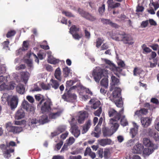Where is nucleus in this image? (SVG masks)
Masks as SVG:
<instances>
[{
  "mask_svg": "<svg viewBox=\"0 0 159 159\" xmlns=\"http://www.w3.org/2000/svg\"><path fill=\"white\" fill-rule=\"evenodd\" d=\"M88 113L86 111H80L77 119L78 122L80 124L83 123L85 119L88 117Z\"/></svg>",
  "mask_w": 159,
  "mask_h": 159,
  "instance_id": "9b49d317",
  "label": "nucleus"
},
{
  "mask_svg": "<svg viewBox=\"0 0 159 159\" xmlns=\"http://www.w3.org/2000/svg\"><path fill=\"white\" fill-rule=\"evenodd\" d=\"M39 123V120H37L36 118H33L30 120V121L29 125L32 126Z\"/></svg>",
  "mask_w": 159,
  "mask_h": 159,
  "instance_id": "ea45409f",
  "label": "nucleus"
},
{
  "mask_svg": "<svg viewBox=\"0 0 159 159\" xmlns=\"http://www.w3.org/2000/svg\"><path fill=\"white\" fill-rule=\"evenodd\" d=\"M111 100L114 102L116 106L119 107H122L123 105V102L122 98H119L118 99H111Z\"/></svg>",
  "mask_w": 159,
  "mask_h": 159,
  "instance_id": "bb28decb",
  "label": "nucleus"
},
{
  "mask_svg": "<svg viewBox=\"0 0 159 159\" xmlns=\"http://www.w3.org/2000/svg\"><path fill=\"white\" fill-rule=\"evenodd\" d=\"M62 13L64 14L66 16L69 17H74L75 16L73 15L71 12L67 11H63Z\"/></svg>",
  "mask_w": 159,
  "mask_h": 159,
  "instance_id": "4d7b16f0",
  "label": "nucleus"
},
{
  "mask_svg": "<svg viewBox=\"0 0 159 159\" xmlns=\"http://www.w3.org/2000/svg\"><path fill=\"white\" fill-rule=\"evenodd\" d=\"M71 133L76 138H77L80 134V130L76 125H73L71 126Z\"/></svg>",
  "mask_w": 159,
  "mask_h": 159,
  "instance_id": "2eb2a0df",
  "label": "nucleus"
},
{
  "mask_svg": "<svg viewBox=\"0 0 159 159\" xmlns=\"http://www.w3.org/2000/svg\"><path fill=\"white\" fill-rule=\"evenodd\" d=\"M112 70L114 72V74L118 77H120V74L122 71V69L120 67H116V66L114 65L112 67Z\"/></svg>",
  "mask_w": 159,
  "mask_h": 159,
  "instance_id": "cd10ccee",
  "label": "nucleus"
},
{
  "mask_svg": "<svg viewBox=\"0 0 159 159\" xmlns=\"http://www.w3.org/2000/svg\"><path fill=\"white\" fill-rule=\"evenodd\" d=\"M141 122L142 126L144 128L147 127L150 125L151 122L150 119L148 117H142Z\"/></svg>",
  "mask_w": 159,
  "mask_h": 159,
  "instance_id": "aec40b11",
  "label": "nucleus"
},
{
  "mask_svg": "<svg viewBox=\"0 0 159 159\" xmlns=\"http://www.w3.org/2000/svg\"><path fill=\"white\" fill-rule=\"evenodd\" d=\"M17 92L21 94H23L25 92V88L24 85L21 84H19L16 87Z\"/></svg>",
  "mask_w": 159,
  "mask_h": 159,
  "instance_id": "c756f323",
  "label": "nucleus"
},
{
  "mask_svg": "<svg viewBox=\"0 0 159 159\" xmlns=\"http://www.w3.org/2000/svg\"><path fill=\"white\" fill-rule=\"evenodd\" d=\"M144 8L143 7L140 6L139 4H138L136 7V11L137 12H142L144 11Z\"/></svg>",
  "mask_w": 159,
  "mask_h": 159,
  "instance_id": "3c124183",
  "label": "nucleus"
},
{
  "mask_svg": "<svg viewBox=\"0 0 159 159\" xmlns=\"http://www.w3.org/2000/svg\"><path fill=\"white\" fill-rule=\"evenodd\" d=\"M18 102V99L16 96H13L9 99L8 101V104L10 106L11 110L15 109L16 107Z\"/></svg>",
  "mask_w": 159,
  "mask_h": 159,
  "instance_id": "9d476101",
  "label": "nucleus"
},
{
  "mask_svg": "<svg viewBox=\"0 0 159 159\" xmlns=\"http://www.w3.org/2000/svg\"><path fill=\"white\" fill-rule=\"evenodd\" d=\"M80 31V28L79 27L76 26L75 25H73L70 29L69 32L71 34H72L74 32H79Z\"/></svg>",
  "mask_w": 159,
  "mask_h": 159,
  "instance_id": "f704fd0d",
  "label": "nucleus"
},
{
  "mask_svg": "<svg viewBox=\"0 0 159 159\" xmlns=\"http://www.w3.org/2000/svg\"><path fill=\"white\" fill-rule=\"evenodd\" d=\"M100 102L99 101H97L94 102L93 104V108L94 109H96L98 107H99L100 105Z\"/></svg>",
  "mask_w": 159,
  "mask_h": 159,
  "instance_id": "09e8293b",
  "label": "nucleus"
},
{
  "mask_svg": "<svg viewBox=\"0 0 159 159\" xmlns=\"http://www.w3.org/2000/svg\"><path fill=\"white\" fill-rule=\"evenodd\" d=\"M103 149L102 148L99 149L97 151V153L98 155V157L101 158H102L103 157Z\"/></svg>",
  "mask_w": 159,
  "mask_h": 159,
  "instance_id": "8fccbe9b",
  "label": "nucleus"
},
{
  "mask_svg": "<svg viewBox=\"0 0 159 159\" xmlns=\"http://www.w3.org/2000/svg\"><path fill=\"white\" fill-rule=\"evenodd\" d=\"M148 21L151 25L155 26L157 25L156 22L153 19H149L148 20Z\"/></svg>",
  "mask_w": 159,
  "mask_h": 159,
  "instance_id": "774afa93",
  "label": "nucleus"
},
{
  "mask_svg": "<svg viewBox=\"0 0 159 159\" xmlns=\"http://www.w3.org/2000/svg\"><path fill=\"white\" fill-rule=\"evenodd\" d=\"M107 74L108 71L107 70L101 68H97L93 70L92 75L95 81L97 83H99L102 77L107 75Z\"/></svg>",
  "mask_w": 159,
  "mask_h": 159,
  "instance_id": "7ed1b4c3",
  "label": "nucleus"
},
{
  "mask_svg": "<svg viewBox=\"0 0 159 159\" xmlns=\"http://www.w3.org/2000/svg\"><path fill=\"white\" fill-rule=\"evenodd\" d=\"M63 144V142L62 141H61L59 143H57L56 146L55 148H57V150H59L61 148V146Z\"/></svg>",
  "mask_w": 159,
  "mask_h": 159,
  "instance_id": "bf43d9fd",
  "label": "nucleus"
},
{
  "mask_svg": "<svg viewBox=\"0 0 159 159\" xmlns=\"http://www.w3.org/2000/svg\"><path fill=\"white\" fill-rule=\"evenodd\" d=\"M22 108L25 110L27 111L32 112H34V108L33 106H31L30 107V104L28 102L24 100L21 104Z\"/></svg>",
  "mask_w": 159,
  "mask_h": 159,
  "instance_id": "f8f14e48",
  "label": "nucleus"
},
{
  "mask_svg": "<svg viewBox=\"0 0 159 159\" xmlns=\"http://www.w3.org/2000/svg\"><path fill=\"white\" fill-rule=\"evenodd\" d=\"M78 11L81 16L88 20L91 21H94L96 20V18L94 16L81 9L79 8Z\"/></svg>",
  "mask_w": 159,
  "mask_h": 159,
  "instance_id": "39448f33",
  "label": "nucleus"
},
{
  "mask_svg": "<svg viewBox=\"0 0 159 159\" xmlns=\"http://www.w3.org/2000/svg\"><path fill=\"white\" fill-rule=\"evenodd\" d=\"M120 35L122 36L121 41H122L125 44H128L129 45H132L134 43L132 41L133 39L132 36L129 34H126L124 32Z\"/></svg>",
  "mask_w": 159,
  "mask_h": 159,
  "instance_id": "423d86ee",
  "label": "nucleus"
},
{
  "mask_svg": "<svg viewBox=\"0 0 159 159\" xmlns=\"http://www.w3.org/2000/svg\"><path fill=\"white\" fill-rule=\"evenodd\" d=\"M75 139L73 137H70L68 139L67 143L70 145H71L75 142Z\"/></svg>",
  "mask_w": 159,
  "mask_h": 159,
  "instance_id": "69168bd1",
  "label": "nucleus"
},
{
  "mask_svg": "<svg viewBox=\"0 0 159 159\" xmlns=\"http://www.w3.org/2000/svg\"><path fill=\"white\" fill-rule=\"evenodd\" d=\"M112 84L111 85L110 88V91H112L114 88L116 87V85H118L119 83V80L115 76L112 75L111 76Z\"/></svg>",
  "mask_w": 159,
  "mask_h": 159,
  "instance_id": "f3484780",
  "label": "nucleus"
},
{
  "mask_svg": "<svg viewBox=\"0 0 159 159\" xmlns=\"http://www.w3.org/2000/svg\"><path fill=\"white\" fill-rule=\"evenodd\" d=\"M16 32L15 30H10L6 34V37L7 38H9L13 36L16 34Z\"/></svg>",
  "mask_w": 159,
  "mask_h": 159,
  "instance_id": "58836bf2",
  "label": "nucleus"
},
{
  "mask_svg": "<svg viewBox=\"0 0 159 159\" xmlns=\"http://www.w3.org/2000/svg\"><path fill=\"white\" fill-rule=\"evenodd\" d=\"M112 93L113 98L112 99H117L119 98H121L120 97L121 91L120 88L115 87Z\"/></svg>",
  "mask_w": 159,
  "mask_h": 159,
  "instance_id": "a211bd4d",
  "label": "nucleus"
},
{
  "mask_svg": "<svg viewBox=\"0 0 159 159\" xmlns=\"http://www.w3.org/2000/svg\"><path fill=\"white\" fill-rule=\"evenodd\" d=\"M148 25V20L143 21L141 24V26L142 28H145L147 27Z\"/></svg>",
  "mask_w": 159,
  "mask_h": 159,
  "instance_id": "5fc2aeb1",
  "label": "nucleus"
},
{
  "mask_svg": "<svg viewBox=\"0 0 159 159\" xmlns=\"http://www.w3.org/2000/svg\"><path fill=\"white\" fill-rule=\"evenodd\" d=\"M156 149L153 148H145L143 151V153L145 155H149L153 152L154 150Z\"/></svg>",
  "mask_w": 159,
  "mask_h": 159,
  "instance_id": "2f4dec72",
  "label": "nucleus"
},
{
  "mask_svg": "<svg viewBox=\"0 0 159 159\" xmlns=\"http://www.w3.org/2000/svg\"><path fill=\"white\" fill-rule=\"evenodd\" d=\"M15 84L13 82H10L8 85L6 84L4 82L1 84V90H13L15 88Z\"/></svg>",
  "mask_w": 159,
  "mask_h": 159,
  "instance_id": "4468645a",
  "label": "nucleus"
},
{
  "mask_svg": "<svg viewBox=\"0 0 159 159\" xmlns=\"http://www.w3.org/2000/svg\"><path fill=\"white\" fill-rule=\"evenodd\" d=\"M73 38L75 39L79 40L81 38L82 35L80 36L78 33H75L74 34H72Z\"/></svg>",
  "mask_w": 159,
  "mask_h": 159,
  "instance_id": "6e6d98bb",
  "label": "nucleus"
},
{
  "mask_svg": "<svg viewBox=\"0 0 159 159\" xmlns=\"http://www.w3.org/2000/svg\"><path fill=\"white\" fill-rule=\"evenodd\" d=\"M61 112L60 111H58L56 113H52L49 115L50 117L52 119H55L59 116L61 114Z\"/></svg>",
  "mask_w": 159,
  "mask_h": 159,
  "instance_id": "e433bc0d",
  "label": "nucleus"
},
{
  "mask_svg": "<svg viewBox=\"0 0 159 159\" xmlns=\"http://www.w3.org/2000/svg\"><path fill=\"white\" fill-rule=\"evenodd\" d=\"M40 86L42 89L44 90H49L51 88V86L49 84H46L44 83H42Z\"/></svg>",
  "mask_w": 159,
  "mask_h": 159,
  "instance_id": "37998d69",
  "label": "nucleus"
},
{
  "mask_svg": "<svg viewBox=\"0 0 159 159\" xmlns=\"http://www.w3.org/2000/svg\"><path fill=\"white\" fill-rule=\"evenodd\" d=\"M6 66L5 65H1V75L5 73L6 71Z\"/></svg>",
  "mask_w": 159,
  "mask_h": 159,
  "instance_id": "13d9d810",
  "label": "nucleus"
},
{
  "mask_svg": "<svg viewBox=\"0 0 159 159\" xmlns=\"http://www.w3.org/2000/svg\"><path fill=\"white\" fill-rule=\"evenodd\" d=\"M20 75L21 80L25 84H26L29 79V73L27 71H22L20 73Z\"/></svg>",
  "mask_w": 159,
  "mask_h": 159,
  "instance_id": "412c9836",
  "label": "nucleus"
},
{
  "mask_svg": "<svg viewBox=\"0 0 159 159\" xmlns=\"http://www.w3.org/2000/svg\"><path fill=\"white\" fill-rule=\"evenodd\" d=\"M143 146L141 143H138L134 147V152L136 153L140 154L143 152Z\"/></svg>",
  "mask_w": 159,
  "mask_h": 159,
  "instance_id": "4be33fe9",
  "label": "nucleus"
},
{
  "mask_svg": "<svg viewBox=\"0 0 159 159\" xmlns=\"http://www.w3.org/2000/svg\"><path fill=\"white\" fill-rule=\"evenodd\" d=\"M105 10V5L103 4L101 7H99L98 12L100 15H102L104 12Z\"/></svg>",
  "mask_w": 159,
  "mask_h": 159,
  "instance_id": "a18cd8bd",
  "label": "nucleus"
},
{
  "mask_svg": "<svg viewBox=\"0 0 159 159\" xmlns=\"http://www.w3.org/2000/svg\"><path fill=\"white\" fill-rule=\"evenodd\" d=\"M28 47V46L27 42L26 41H24L23 42V46L22 47V50L25 51L27 50Z\"/></svg>",
  "mask_w": 159,
  "mask_h": 159,
  "instance_id": "052dcab7",
  "label": "nucleus"
},
{
  "mask_svg": "<svg viewBox=\"0 0 159 159\" xmlns=\"http://www.w3.org/2000/svg\"><path fill=\"white\" fill-rule=\"evenodd\" d=\"M148 113V110L145 108H142L139 110L136 111L135 113V115L138 116H141V115H146Z\"/></svg>",
  "mask_w": 159,
  "mask_h": 159,
  "instance_id": "a878e982",
  "label": "nucleus"
},
{
  "mask_svg": "<svg viewBox=\"0 0 159 159\" xmlns=\"http://www.w3.org/2000/svg\"><path fill=\"white\" fill-rule=\"evenodd\" d=\"M150 3L149 5V10L148 11L151 14H155V11H156L159 7V3L158 2H154L153 0H150Z\"/></svg>",
  "mask_w": 159,
  "mask_h": 159,
  "instance_id": "6e6552de",
  "label": "nucleus"
},
{
  "mask_svg": "<svg viewBox=\"0 0 159 159\" xmlns=\"http://www.w3.org/2000/svg\"><path fill=\"white\" fill-rule=\"evenodd\" d=\"M152 51V50L149 48L147 47L144 48L143 50V54H147L150 53Z\"/></svg>",
  "mask_w": 159,
  "mask_h": 159,
  "instance_id": "680f3d73",
  "label": "nucleus"
},
{
  "mask_svg": "<svg viewBox=\"0 0 159 159\" xmlns=\"http://www.w3.org/2000/svg\"><path fill=\"white\" fill-rule=\"evenodd\" d=\"M102 111L101 107H99L98 110L95 111L94 112V114L96 116H99Z\"/></svg>",
  "mask_w": 159,
  "mask_h": 159,
  "instance_id": "864d4df0",
  "label": "nucleus"
},
{
  "mask_svg": "<svg viewBox=\"0 0 159 159\" xmlns=\"http://www.w3.org/2000/svg\"><path fill=\"white\" fill-rule=\"evenodd\" d=\"M113 128H112V129L114 130V132H112L111 131V129L108 127H103L102 128V133L104 137H106L111 136L113 134L114 132H115L114 129H113Z\"/></svg>",
  "mask_w": 159,
  "mask_h": 159,
  "instance_id": "6ab92c4d",
  "label": "nucleus"
},
{
  "mask_svg": "<svg viewBox=\"0 0 159 159\" xmlns=\"http://www.w3.org/2000/svg\"><path fill=\"white\" fill-rule=\"evenodd\" d=\"M143 144L145 146L148 148H153L154 149H157V145L154 144L152 141L148 138H144L143 139Z\"/></svg>",
  "mask_w": 159,
  "mask_h": 159,
  "instance_id": "ddd939ff",
  "label": "nucleus"
},
{
  "mask_svg": "<svg viewBox=\"0 0 159 159\" xmlns=\"http://www.w3.org/2000/svg\"><path fill=\"white\" fill-rule=\"evenodd\" d=\"M115 0H108L107 3L109 8L114 9L120 7L121 4L119 2H115Z\"/></svg>",
  "mask_w": 159,
  "mask_h": 159,
  "instance_id": "dca6fc26",
  "label": "nucleus"
},
{
  "mask_svg": "<svg viewBox=\"0 0 159 159\" xmlns=\"http://www.w3.org/2000/svg\"><path fill=\"white\" fill-rule=\"evenodd\" d=\"M14 151V149L10 148L9 149H7L3 152V155L6 158H8L11 156V153L13 152Z\"/></svg>",
  "mask_w": 159,
  "mask_h": 159,
  "instance_id": "7c9ffc66",
  "label": "nucleus"
},
{
  "mask_svg": "<svg viewBox=\"0 0 159 159\" xmlns=\"http://www.w3.org/2000/svg\"><path fill=\"white\" fill-rule=\"evenodd\" d=\"M54 76L59 81L61 82V71L59 67L56 69L54 72Z\"/></svg>",
  "mask_w": 159,
  "mask_h": 159,
  "instance_id": "393cba45",
  "label": "nucleus"
},
{
  "mask_svg": "<svg viewBox=\"0 0 159 159\" xmlns=\"http://www.w3.org/2000/svg\"><path fill=\"white\" fill-rule=\"evenodd\" d=\"M91 125V120H89L87 121L85 124L83 126L82 133L84 134L87 132L90 128Z\"/></svg>",
  "mask_w": 159,
  "mask_h": 159,
  "instance_id": "5701e85b",
  "label": "nucleus"
},
{
  "mask_svg": "<svg viewBox=\"0 0 159 159\" xmlns=\"http://www.w3.org/2000/svg\"><path fill=\"white\" fill-rule=\"evenodd\" d=\"M138 130L135 128L131 129L130 131V133L132 134V137H134L138 133Z\"/></svg>",
  "mask_w": 159,
  "mask_h": 159,
  "instance_id": "49530a36",
  "label": "nucleus"
},
{
  "mask_svg": "<svg viewBox=\"0 0 159 159\" xmlns=\"http://www.w3.org/2000/svg\"><path fill=\"white\" fill-rule=\"evenodd\" d=\"M85 36V37L87 39H89L90 37V32L87 30L86 29H85L84 30Z\"/></svg>",
  "mask_w": 159,
  "mask_h": 159,
  "instance_id": "e2e57ef3",
  "label": "nucleus"
},
{
  "mask_svg": "<svg viewBox=\"0 0 159 159\" xmlns=\"http://www.w3.org/2000/svg\"><path fill=\"white\" fill-rule=\"evenodd\" d=\"M8 95L7 94H4L2 96V103L4 104L5 103L7 102H8V101L9 100V99L8 98Z\"/></svg>",
  "mask_w": 159,
  "mask_h": 159,
  "instance_id": "a19ab883",
  "label": "nucleus"
},
{
  "mask_svg": "<svg viewBox=\"0 0 159 159\" xmlns=\"http://www.w3.org/2000/svg\"><path fill=\"white\" fill-rule=\"evenodd\" d=\"M151 102L156 105L159 104V102L158 100L155 98H152L151 100Z\"/></svg>",
  "mask_w": 159,
  "mask_h": 159,
  "instance_id": "338daca9",
  "label": "nucleus"
},
{
  "mask_svg": "<svg viewBox=\"0 0 159 159\" xmlns=\"http://www.w3.org/2000/svg\"><path fill=\"white\" fill-rule=\"evenodd\" d=\"M62 98L65 101H68L75 100L77 96L75 94L71 93L70 90H68L66 93H64L62 95Z\"/></svg>",
  "mask_w": 159,
  "mask_h": 159,
  "instance_id": "1a4fd4ad",
  "label": "nucleus"
},
{
  "mask_svg": "<svg viewBox=\"0 0 159 159\" xmlns=\"http://www.w3.org/2000/svg\"><path fill=\"white\" fill-rule=\"evenodd\" d=\"M125 116H123L120 120V124L123 126H125L128 125V122L127 120L125 119Z\"/></svg>",
  "mask_w": 159,
  "mask_h": 159,
  "instance_id": "c03bdc74",
  "label": "nucleus"
},
{
  "mask_svg": "<svg viewBox=\"0 0 159 159\" xmlns=\"http://www.w3.org/2000/svg\"><path fill=\"white\" fill-rule=\"evenodd\" d=\"M52 106V102L50 99L43 98L38 104L37 107L40 108L41 112L44 114L50 112Z\"/></svg>",
  "mask_w": 159,
  "mask_h": 159,
  "instance_id": "f03ea898",
  "label": "nucleus"
},
{
  "mask_svg": "<svg viewBox=\"0 0 159 159\" xmlns=\"http://www.w3.org/2000/svg\"><path fill=\"white\" fill-rule=\"evenodd\" d=\"M25 116V113L22 108L19 109L15 114V118L20 120L23 118Z\"/></svg>",
  "mask_w": 159,
  "mask_h": 159,
  "instance_id": "b1692460",
  "label": "nucleus"
},
{
  "mask_svg": "<svg viewBox=\"0 0 159 159\" xmlns=\"http://www.w3.org/2000/svg\"><path fill=\"white\" fill-rule=\"evenodd\" d=\"M103 157L105 159H107L110 157V149L109 148H105L103 151Z\"/></svg>",
  "mask_w": 159,
  "mask_h": 159,
  "instance_id": "72a5a7b5",
  "label": "nucleus"
},
{
  "mask_svg": "<svg viewBox=\"0 0 159 159\" xmlns=\"http://www.w3.org/2000/svg\"><path fill=\"white\" fill-rule=\"evenodd\" d=\"M101 21L103 24L106 25H110L111 22L110 19H105L103 18H102L101 19Z\"/></svg>",
  "mask_w": 159,
  "mask_h": 159,
  "instance_id": "de8ad7c7",
  "label": "nucleus"
},
{
  "mask_svg": "<svg viewBox=\"0 0 159 159\" xmlns=\"http://www.w3.org/2000/svg\"><path fill=\"white\" fill-rule=\"evenodd\" d=\"M104 41V39L103 38L102 39L101 38H98L96 41V46L97 48H98L101 45Z\"/></svg>",
  "mask_w": 159,
  "mask_h": 159,
  "instance_id": "79ce46f5",
  "label": "nucleus"
},
{
  "mask_svg": "<svg viewBox=\"0 0 159 159\" xmlns=\"http://www.w3.org/2000/svg\"><path fill=\"white\" fill-rule=\"evenodd\" d=\"M140 69L137 67H135L134 68L133 70V74L134 76H136L138 74H140Z\"/></svg>",
  "mask_w": 159,
  "mask_h": 159,
  "instance_id": "603ef678",
  "label": "nucleus"
},
{
  "mask_svg": "<svg viewBox=\"0 0 159 159\" xmlns=\"http://www.w3.org/2000/svg\"><path fill=\"white\" fill-rule=\"evenodd\" d=\"M50 86L55 90H57L59 88L61 91V93L64 89V87L63 84H61L60 86L59 82L58 80H57L55 79H52L50 80Z\"/></svg>",
  "mask_w": 159,
  "mask_h": 159,
  "instance_id": "0eeeda50",
  "label": "nucleus"
},
{
  "mask_svg": "<svg viewBox=\"0 0 159 159\" xmlns=\"http://www.w3.org/2000/svg\"><path fill=\"white\" fill-rule=\"evenodd\" d=\"M6 126L8 132L12 133L14 134L19 133L22 130V127L11 126V123H7Z\"/></svg>",
  "mask_w": 159,
  "mask_h": 159,
  "instance_id": "20e7f679",
  "label": "nucleus"
},
{
  "mask_svg": "<svg viewBox=\"0 0 159 159\" xmlns=\"http://www.w3.org/2000/svg\"><path fill=\"white\" fill-rule=\"evenodd\" d=\"M27 99L30 103H33L34 102V100L31 96L28 95L26 96Z\"/></svg>",
  "mask_w": 159,
  "mask_h": 159,
  "instance_id": "0e129e2a",
  "label": "nucleus"
},
{
  "mask_svg": "<svg viewBox=\"0 0 159 159\" xmlns=\"http://www.w3.org/2000/svg\"><path fill=\"white\" fill-rule=\"evenodd\" d=\"M101 85L107 89L108 87V80L107 78L103 79L100 82Z\"/></svg>",
  "mask_w": 159,
  "mask_h": 159,
  "instance_id": "473e14b6",
  "label": "nucleus"
},
{
  "mask_svg": "<svg viewBox=\"0 0 159 159\" xmlns=\"http://www.w3.org/2000/svg\"><path fill=\"white\" fill-rule=\"evenodd\" d=\"M111 142L109 139H102L99 141V144L103 146H104L110 144Z\"/></svg>",
  "mask_w": 159,
  "mask_h": 159,
  "instance_id": "c85d7f7f",
  "label": "nucleus"
},
{
  "mask_svg": "<svg viewBox=\"0 0 159 159\" xmlns=\"http://www.w3.org/2000/svg\"><path fill=\"white\" fill-rule=\"evenodd\" d=\"M124 108H122L118 113L117 111L113 109H110L108 111V115L109 117H114V118L111 119L110 120V124L112 125L113 129L115 132L118 129L119 125L117 122L120 120L122 114L123 113Z\"/></svg>",
  "mask_w": 159,
  "mask_h": 159,
  "instance_id": "f257e3e1",
  "label": "nucleus"
},
{
  "mask_svg": "<svg viewBox=\"0 0 159 159\" xmlns=\"http://www.w3.org/2000/svg\"><path fill=\"white\" fill-rule=\"evenodd\" d=\"M70 69L67 66L63 69V72L64 77H67L70 72Z\"/></svg>",
  "mask_w": 159,
  "mask_h": 159,
  "instance_id": "4c0bfd02",
  "label": "nucleus"
},
{
  "mask_svg": "<svg viewBox=\"0 0 159 159\" xmlns=\"http://www.w3.org/2000/svg\"><path fill=\"white\" fill-rule=\"evenodd\" d=\"M9 41L8 39H7L6 41H4L2 43V49H5L6 50L7 49L9 50Z\"/></svg>",
  "mask_w": 159,
  "mask_h": 159,
  "instance_id": "c9c22d12",
  "label": "nucleus"
}]
</instances>
